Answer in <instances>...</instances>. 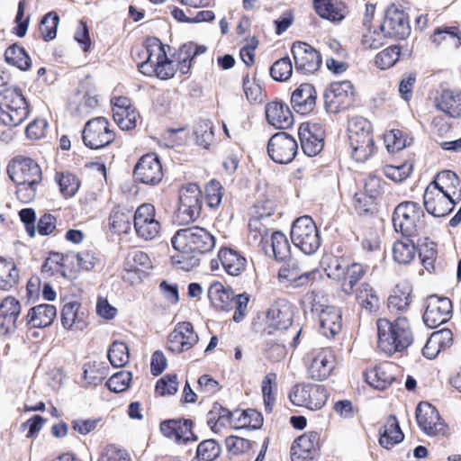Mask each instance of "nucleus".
Here are the masks:
<instances>
[{"mask_svg": "<svg viewBox=\"0 0 461 461\" xmlns=\"http://www.w3.org/2000/svg\"><path fill=\"white\" fill-rule=\"evenodd\" d=\"M267 122L276 129H287L294 123L289 108L280 102H271L266 106Z\"/></svg>", "mask_w": 461, "mask_h": 461, "instance_id": "30", "label": "nucleus"}, {"mask_svg": "<svg viewBox=\"0 0 461 461\" xmlns=\"http://www.w3.org/2000/svg\"><path fill=\"white\" fill-rule=\"evenodd\" d=\"M267 318L270 327L286 330L292 324L293 313L288 304H275L267 311Z\"/></svg>", "mask_w": 461, "mask_h": 461, "instance_id": "36", "label": "nucleus"}, {"mask_svg": "<svg viewBox=\"0 0 461 461\" xmlns=\"http://www.w3.org/2000/svg\"><path fill=\"white\" fill-rule=\"evenodd\" d=\"M108 358L113 366H124L130 359L127 345L124 342L114 341L108 350Z\"/></svg>", "mask_w": 461, "mask_h": 461, "instance_id": "55", "label": "nucleus"}, {"mask_svg": "<svg viewBox=\"0 0 461 461\" xmlns=\"http://www.w3.org/2000/svg\"><path fill=\"white\" fill-rule=\"evenodd\" d=\"M59 20L58 14L53 13H49L42 18L40 31L45 41H50L56 37Z\"/></svg>", "mask_w": 461, "mask_h": 461, "instance_id": "64", "label": "nucleus"}, {"mask_svg": "<svg viewBox=\"0 0 461 461\" xmlns=\"http://www.w3.org/2000/svg\"><path fill=\"white\" fill-rule=\"evenodd\" d=\"M19 274L13 261L0 258V289L10 290L18 283Z\"/></svg>", "mask_w": 461, "mask_h": 461, "instance_id": "47", "label": "nucleus"}, {"mask_svg": "<svg viewBox=\"0 0 461 461\" xmlns=\"http://www.w3.org/2000/svg\"><path fill=\"white\" fill-rule=\"evenodd\" d=\"M348 146L352 158L357 162L366 161L374 151L371 123L365 118L356 116L348 121Z\"/></svg>", "mask_w": 461, "mask_h": 461, "instance_id": "5", "label": "nucleus"}, {"mask_svg": "<svg viewBox=\"0 0 461 461\" xmlns=\"http://www.w3.org/2000/svg\"><path fill=\"white\" fill-rule=\"evenodd\" d=\"M384 141L389 152L399 151L411 143V139L405 137L400 130H391L384 133Z\"/></svg>", "mask_w": 461, "mask_h": 461, "instance_id": "54", "label": "nucleus"}, {"mask_svg": "<svg viewBox=\"0 0 461 461\" xmlns=\"http://www.w3.org/2000/svg\"><path fill=\"white\" fill-rule=\"evenodd\" d=\"M317 92L309 83L301 84L292 94L291 104L300 114H309L316 106Z\"/></svg>", "mask_w": 461, "mask_h": 461, "instance_id": "26", "label": "nucleus"}, {"mask_svg": "<svg viewBox=\"0 0 461 461\" xmlns=\"http://www.w3.org/2000/svg\"><path fill=\"white\" fill-rule=\"evenodd\" d=\"M199 341L198 334L189 321L177 323L169 333L167 348L175 354H180L192 348Z\"/></svg>", "mask_w": 461, "mask_h": 461, "instance_id": "16", "label": "nucleus"}, {"mask_svg": "<svg viewBox=\"0 0 461 461\" xmlns=\"http://www.w3.org/2000/svg\"><path fill=\"white\" fill-rule=\"evenodd\" d=\"M5 59L8 64L21 70H27L32 65L27 52L18 44H13L5 50Z\"/></svg>", "mask_w": 461, "mask_h": 461, "instance_id": "45", "label": "nucleus"}, {"mask_svg": "<svg viewBox=\"0 0 461 461\" xmlns=\"http://www.w3.org/2000/svg\"><path fill=\"white\" fill-rule=\"evenodd\" d=\"M150 259L147 253L140 250H133L128 253L125 259V269L130 272H137L140 268H149Z\"/></svg>", "mask_w": 461, "mask_h": 461, "instance_id": "60", "label": "nucleus"}, {"mask_svg": "<svg viewBox=\"0 0 461 461\" xmlns=\"http://www.w3.org/2000/svg\"><path fill=\"white\" fill-rule=\"evenodd\" d=\"M411 303V289L407 285H397L388 298V307L391 311L406 312Z\"/></svg>", "mask_w": 461, "mask_h": 461, "instance_id": "43", "label": "nucleus"}, {"mask_svg": "<svg viewBox=\"0 0 461 461\" xmlns=\"http://www.w3.org/2000/svg\"><path fill=\"white\" fill-rule=\"evenodd\" d=\"M400 57V48L396 45L390 46L375 56V63L381 69L393 67Z\"/></svg>", "mask_w": 461, "mask_h": 461, "instance_id": "61", "label": "nucleus"}, {"mask_svg": "<svg viewBox=\"0 0 461 461\" xmlns=\"http://www.w3.org/2000/svg\"><path fill=\"white\" fill-rule=\"evenodd\" d=\"M221 453V447L214 439L202 441L196 449L195 458L192 461H213Z\"/></svg>", "mask_w": 461, "mask_h": 461, "instance_id": "53", "label": "nucleus"}, {"mask_svg": "<svg viewBox=\"0 0 461 461\" xmlns=\"http://www.w3.org/2000/svg\"><path fill=\"white\" fill-rule=\"evenodd\" d=\"M320 435L315 431L305 433L297 438L291 447L292 461H312L318 447Z\"/></svg>", "mask_w": 461, "mask_h": 461, "instance_id": "22", "label": "nucleus"}, {"mask_svg": "<svg viewBox=\"0 0 461 461\" xmlns=\"http://www.w3.org/2000/svg\"><path fill=\"white\" fill-rule=\"evenodd\" d=\"M28 114L26 100L19 89L5 88L0 91V121L4 124L17 126Z\"/></svg>", "mask_w": 461, "mask_h": 461, "instance_id": "7", "label": "nucleus"}, {"mask_svg": "<svg viewBox=\"0 0 461 461\" xmlns=\"http://www.w3.org/2000/svg\"><path fill=\"white\" fill-rule=\"evenodd\" d=\"M57 315L55 306L51 304H39L31 308L26 315V323L32 328H44L50 326Z\"/></svg>", "mask_w": 461, "mask_h": 461, "instance_id": "33", "label": "nucleus"}, {"mask_svg": "<svg viewBox=\"0 0 461 461\" xmlns=\"http://www.w3.org/2000/svg\"><path fill=\"white\" fill-rule=\"evenodd\" d=\"M437 107L451 117L461 116V91L446 89L436 99Z\"/></svg>", "mask_w": 461, "mask_h": 461, "instance_id": "34", "label": "nucleus"}, {"mask_svg": "<svg viewBox=\"0 0 461 461\" xmlns=\"http://www.w3.org/2000/svg\"><path fill=\"white\" fill-rule=\"evenodd\" d=\"M179 203L201 211L202 191L198 185L190 183L180 189Z\"/></svg>", "mask_w": 461, "mask_h": 461, "instance_id": "48", "label": "nucleus"}, {"mask_svg": "<svg viewBox=\"0 0 461 461\" xmlns=\"http://www.w3.org/2000/svg\"><path fill=\"white\" fill-rule=\"evenodd\" d=\"M133 216L131 211L114 207L109 217L110 229L115 233H127L131 230V222Z\"/></svg>", "mask_w": 461, "mask_h": 461, "instance_id": "42", "label": "nucleus"}, {"mask_svg": "<svg viewBox=\"0 0 461 461\" xmlns=\"http://www.w3.org/2000/svg\"><path fill=\"white\" fill-rule=\"evenodd\" d=\"M316 275V271L305 272L297 275L288 268H281L278 274L280 279L286 280L294 288L307 285L315 278Z\"/></svg>", "mask_w": 461, "mask_h": 461, "instance_id": "52", "label": "nucleus"}, {"mask_svg": "<svg viewBox=\"0 0 461 461\" xmlns=\"http://www.w3.org/2000/svg\"><path fill=\"white\" fill-rule=\"evenodd\" d=\"M176 253L171 256L174 265L190 271L200 264V255L210 252L215 238L207 230L193 226L177 230L171 239Z\"/></svg>", "mask_w": 461, "mask_h": 461, "instance_id": "1", "label": "nucleus"}, {"mask_svg": "<svg viewBox=\"0 0 461 461\" xmlns=\"http://www.w3.org/2000/svg\"><path fill=\"white\" fill-rule=\"evenodd\" d=\"M270 216L271 213L268 212L266 217H263V215L253 217L249 222V235L252 236L254 240L259 239V243L262 244L264 248L269 241L267 240L268 230L265 224H263L262 220Z\"/></svg>", "mask_w": 461, "mask_h": 461, "instance_id": "58", "label": "nucleus"}, {"mask_svg": "<svg viewBox=\"0 0 461 461\" xmlns=\"http://www.w3.org/2000/svg\"><path fill=\"white\" fill-rule=\"evenodd\" d=\"M392 221L394 230L406 237L419 236L426 227V214L422 207L412 201L399 203L394 208Z\"/></svg>", "mask_w": 461, "mask_h": 461, "instance_id": "4", "label": "nucleus"}, {"mask_svg": "<svg viewBox=\"0 0 461 461\" xmlns=\"http://www.w3.org/2000/svg\"><path fill=\"white\" fill-rule=\"evenodd\" d=\"M236 427L239 429L249 428L252 429H259L263 424V417L260 412L254 409H248L238 413Z\"/></svg>", "mask_w": 461, "mask_h": 461, "instance_id": "57", "label": "nucleus"}, {"mask_svg": "<svg viewBox=\"0 0 461 461\" xmlns=\"http://www.w3.org/2000/svg\"><path fill=\"white\" fill-rule=\"evenodd\" d=\"M423 203L428 213L434 217H444L456 203L437 187L429 185L423 194Z\"/></svg>", "mask_w": 461, "mask_h": 461, "instance_id": "20", "label": "nucleus"}, {"mask_svg": "<svg viewBox=\"0 0 461 461\" xmlns=\"http://www.w3.org/2000/svg\"><path fill=\"white\" fill-rule=\"evenodd\" d=\"M390 365H381L367 370L365 374L366 380L370 386L377 390L386 389L394 380L389 372Z\"/></svg>", "mask_w": 461, "mask_h": 461, "instance_id": "40", "label": "nucleus"}, {"mask_svg": "<svg viewBox=\"0 0 461 461\" xmlns=\"http://www.w3.org/2000/svg\"><path fill=\"white\" fill-rule=\"evenodd\" d=\"M133 225L137 235L145 240L155 239L161 229L156 219L155 207L150 203H143L137 208L133 215Z\"/></svg>", "mask_w": 461, "mask_h": 461, "instance_id": "14", "label": "nucleus"}, {"mask_svg": "<svg viewBox=\"0 0 461 461\" xmlns=\"http://www.w3.org/2000/svg\"><path fill=\"white\" fill-rule=\"evenodd\" d=\"M327 389L320 384H299L294 385L290 393L291 402L305 407L311 411L321 409L328 400Z\"/></svg>", "mask_w": 461, "mask_h": 461, "instance_id": "9", "label": "nucleus"}, {"mask_svg": "<svg viewBox=\"0 0 461 461\" xmlns=\"http://www.w3.org/2000/svg\"><path fill=\"white\" fill-rule=\"evenodd\" d=\"M133 176L137 182L158 185L163 178L162 165L158 156L153 153L142 156L134 167Z\"/></svg>", "mask_w": 461, "mask_h": 461, "instance_id": "18", "label": "nucleus"}, {"mask_svg": "<svg viewBox=\"0 0 461 461\" xmlns=\"http://www.w3.org/2000/svg\"><path fill=\"white\" fill-rule=\"evenodd\" d=\"M416 420L420 429L429 436H445L447 425L437 409L429 402H420L416 409Z\"/></svg>", "mask_w": 461, "mask_h": 461, "instance_id": "15", "label": "nucleus"}, {"mask_svg": "<svg viewBox=\"0 0 461 461\" xmlns=\"http://www.w3.org/2000/svg\"><path fill=\"white\" fill-rule=\"evenodd\" d=\"M357 304L368 312L379 307V297L375 289L368 283H362L354 290Z\"/></svg>", "mask_w": 461, "mask_h": 461, "instance_id": "39", "label": "nucleus"}, {"mask_svg": "<svg viewBox=\"0 0 461 461\" xmlns=\"http://www.w3.org/2000/svg\"><path fill=\"white\" fill-rule=\"evenodd\" d=\"M7 173L16 185L17 198L25 203L32 202L42 180L40 166L30 158L17 157L8 164Z\"/></svg>", "mask_w": 461, "mask_h": 461, "instance_id": "2", "label": "nucleus"}, {"mask_svg": "<svg viewBox=\"0 0 461 461\" xmlns=\"http://www.w3.org/2000/svg\"><path fill=\"white\" fill-rule=\"evenodd\" d=\"M193 422L190 420H168L161 422V433L178 444L197 440L192 431Z\"/></svg>", "mask_w": 461, "mask_h": 461, "instance_id": "24", "label": "nucleus"}, {"mask_svg": "<svg viewBox=\"0 0 461 461\" xmlns=\"http://www.w3.org/2000/svg\"><path fill=\"white\" fill-rule=\"evenodd\" d=\"M305 302L311 304V311L319 316L320 332L326 338H334L342 328L341 312L335 306L325 304L324 296L312 291L306 294Z\"/></svg>", "mask_w": 461, "mask_h": 461, "instance_id": "6", "label": "nucleus"}, {"mask_svg": "<svg viewBox=\"0 0 461 461\" xmlns=\"http://www.w3.org/2000/svg\"><path fill=\"white\" fill-rule=\"evenodd\" d=\"M292 73L293 65L289 57L276 60L270 68V75L276 81H286L291 77Z\"/></svg>", "mask_w": 461, "mask_h": 461, "instance_id": "59", "label": "nucleus"}, {"mask_svg": "<svg viewBox=\"0 0 461 461\" xmlns=\"http://www.w3.org/2000/svg\"><path fill=\"white\" fill-rule=\"evenodd\" d=\"M208 297L215 308L228 311L231 308L234 294L230 289L225 288L221 283L214 282L208 289Z\"/></svg>", "mask_w": 461, "mask_h": 461, "instance_id": "38", "label": "nucleus"}, {"mask_svg": "<svg viewBox=\"0 0 461 461\" xmlns=\"http://www.w3.org/2000/svg\"><path fill=\"white\" fill-rule=\"evenodd\" d=\"M298 134L302 149L305 155L314 157L323 149L322 135L316 125L302 124Z\"/></svg>", "mask_w": 461, "mask_h": 461, "instance_id": "27", "label": "nucleus"}, {"mask_svg": "<svg viewBox=\"0 0 461 461\" xmlns=\"http://www.w3.org/2000/svg\"><path fill=\"white\" fill-rule=\"evenodd\" d=\"M294 245L305 255L314 254L321 246V238L315 222L309 216L296 219L291 229Z\"/></svg>", "mask_w": 461, "mask_h": 461, "instance_id": "8", "label": "nucleus"}, {"mask_svg": "<svg viewBox=\"0 0 461 461\" xmlns=\"http://www.w3.org/2000/svg\"><path fill=\"white\" fill-rule=\"evenodd\" d=\"M387 34L382 26L377 29H368L362 37V44L366 49H378L384 44Z\"/></svg>", "mask_w": 461, "mask_h": 461, "instance_id": "62", "label": "nucleus"}, {"mask_svg": "<svg viewBox=\"0 0 461 461\" xmlns=\"http://www.w3.org/2000/svg\"><path fill=\"white\" fill-rule=\"evenodd\" d=\"M382 30L388 37L404 39L410 33L411 27L403 11L394 6L386 10Z\"/></svg>", "mask_w": 461, "mask_h": 461, "instance_id": "21", "label": "nucleus"}, {"mask_svg": "<svg viewBox=\"0 0 461 461\" xmlns=\"http://www.w3.org/2000/svg\"><path fill=\"white\" fill-rule=\"evenodd\" d=\"M20 312L19 301L13 296L5 297L0 303V332L7 333L14 330Z\"/></svg>", "mask_w": 461, "mask_h": 461, "instance_id": "28", "label": "nucleus"}, {"mask_svg": "<svg viewBox=\"0 0 461 461\" xmlns=\"http://www.w3.org/2000/svg\"><path fill=\"white\" fill-rule=\"evenodd\" d=\"M132 375L128 371H120L112 375L106 382L108 389L114 393H122L128 389Z\"/></svg>", "mask_w": 461, "mask_h": 461, "instance_id": "63", "label": "nucleus"}, {"mask_svg": "<svg viewBox=\"0 0 461 461\" xmlns=\"http://www.w3.org/2000/svg\"><path fill=\"white\" fill-rule=\"evenodd\" d=\"M314 7L320 16L330 21H341L345 17V7L334 5L331 0H314Z\"/></svg>", "mask_w": 461, "mask_h": 461, "instance_id": "46", "label": "nucleus"}, {"mask_svg": "<svg viewBox=\"0 0 461 461\" xmlns=\"http://www.w3.org/2000/svg\"><path fill=\"white\" fill-rule=\"evenodd\" d=\"M334 366L333 351L329 348H321L315 353L308 367V374L312 380L322 381L330 376Z\"/></svg>", "mask_w": 461, "mask_h": 461, "instance_id": "25", "label": "nucleus"}, {"mask_svg": "<svg viewBox=\"0 0 461 461\" xmlns=\"http://www.w3.org/2000/svg\"><path fill=\"white\" fill-rule=\"evenodd\" d=\"M452 315V303L447 297L430 295L423 314L424 323L430 329L447 322Z\"/></svg>", "mask_w": 461, "mask_h": 461, "instance_id": "17", "label": "nucleus"}, {"mask_svg": "<svg viewBox=\"0 0 461 461\" xmlns=\"http://www.w3.org/2000/svg\"><path fill=\"white\" fill-rule=\"evenodd\" d=\"M376 326L378 348L386 355L402 352L412 343V331L405 317H399L393 321L379 319Z\"/></svg>", "mask_w": 461, "mask_h": 461, "instance_id": "3", "label": "nucleus"}, {"mask_svg": "<svg viewBox=\"0 0 461 461\" xmlns=\"http://www.w3.org/2000/svg\"><path fill=\"white\" fill-rule=\"evenodd\" d=\"M97 105L98 99L93 92L87 91L82 93L78 91L71 98L68 109L74 116L86 117L89 115Z\"/></svg>", "mask_w": 461, "mask_h": 461, "instance_id": "31", "label": "nucleus"}, {"mask_svg": "<svg viewBox=\"0 0 461 461\" xmlns=\"http://www.w3.org/2000/svg\"><path fill=\"white\" fill-rule=\"evenodd\" d=\"M55 180L59 186L60 193L65 197H72L79 188L78 179L71 173L57 172Z\"/></svg>", "mask_w": 461, "mask_h": 461, "instance_id": "56", "label": "nucleus"}, {"mask_svg": "<svg viewBox=\"0 0 461 461\" xmlns=\"http://www.w3.org/2000/svg\"><path fill=\"white\" fill-rule=\"evenodd\" d=\"M324 270L330 278L340 280L349 263L339 257L329 255L321 261Z\"/></svg>", "mask_w": 461, "mask_h": 461, "instance_id": "50", "label": "nucleus"}, {"mask_svg": "<svg viewBox=\"0 0 461 461\" xmlns=\"http://www.w3.org/2000/svg\"><path fill=\"white\" fill-rule=\"evenodd\" d=\"M379 443L384 448H391L403 439L398 420L394 416H390L384 425L380 429Z\"/></svg>", "mask_w": 461, "mask_h": 461, "instance_id": "37", "label": "nucleus"}, {"mask_svg": "<svg viewBox=\"0 0 461 461\" xmlns=\"http://www.w3.org/2000/svg\"><path fill=\"white\" fill-rule=\"evenodd\" d=\"M80 303L69 302L61 310V323L67 330H82L86 327V314L80 311Z\"/></svg>", "mask_w": 461, "mask_h": 461, "instance_id": "32", "label": "nucleus"}, {"mask_svg": "<svg viewBox=\"0 0 461 461\" xmlns=\"http://www.w3.org/2000/svg\"><path fill=\"white\" fill-rule=\"evenodd\" d=\"M295 69L303 73H314L321 65L320 53L311 45L297 41L294 42L291 50Z\"/></svg>", "mask_w": 461, "mask_h": 461, "instance_id": "19", "label": "nucleus"}, {"mask_svg": "<svg viewBox=\"0 0 461 461\" xmlns=\"http://www.w3.org/2000/svg\"><path fill=\"white\" fill-rule=\"evenodd\" d=\"M354 101V87L350 81L333 82L324 93L325 109L337 113L348 108Z\"/></svg>", "mask_w": 461, "mask_h": 461, "instance_id": "11", "label": "nucleus"}, {"mask_svg": "<svg viewBox=\"0 0 461 461\" xmlns=\"http://www.w3.org/2000/svg\"><path fill=\"white\" fill-rule=\"evenodd\" d=\"M148 58L145 62L139 65V69L145 75L155 72L160 79H168L174 77L175 68L170 60L167 59L163 48L157 44L153 50L146 49Z\"/></svg>", "mask_w": 461, "mask_h": 461, "instance_id": "13", "label": "nucleus"}, {"mask_svg": "<svg viewBox=\"0 0 461 461\" xmlns=\"http://www.w3.org/2000/svg\"><path fill=\"white\" fill-rule=\"evenodd\" d=\"M429 185L442 191L452 201L456 203L461 201V181L453 171L444 170L439 172Z\"/></svg>", "mask_w": 461, "mask_h": 461, "instance_id": "29", "label": "nucleus"}, {"mask_svg": "<svg viewBox=\"0 0 461 461\" xmlns=\"http://www.w3.org/2000/svg\"><path fill=\"white\" fill-rule=\"evenodd\" d=\"M113 105V120L117 125L123 131L135 128L140 114L131 105V100L123 96L115 97Z\"/></svg>", "mask_w": 461, "mask_h": 461, "instance_id": "23", "label": "nucleus"}, {"mask_svg": "<svg viewBox=\"0 0 461 461\" xmlns=\"http://www.w3.org/2000/svg\"><path fill=\"white\" fill-rule=\"evenodd\" d=\"M270 242L271 251L276 260L284 261L290 258V244L284 233L274 231L271 234Z\"/></svg>", "mask_w": 461, "mask_h": 461, "instance_id": "49", "label": "nucleus"}, {"mask_svg": "<svg viewBox=\"0 0 461 461\" xmlns=\"http://www.w3.org/2000/svg\"><path fill=\"white\" fill-rule=\"evenodd\" d=\"M219 259L230 276H239L246 268L247 259L236 250L229 248H222L219 251Z\"/></svg>", "mask_w": 461, "mask_h": 461, "instance_id": "35", "label": "nucleus"}, {"mask_svg": "<svg viewBox=\"0 0 461 461\" xmlns=\"http://www.w3.org/2000/svg\"><path fill=\"white\" fill-rule=\"evenodd\" d=\"M366 272V270L362 265L358 263H349L340 279L342 291L348 295L352 294L356 285L362 279Z\"/></svg>", "mask_w": 461, "mask_h": 461, "instance_id": "44", "label": "nucleus"}, {"mask_svg": "<svg viewBox=\"0 0 461 461\" xmlns=\"http://www.w3.org/2000/svg\"><path fill=\"white\" fill-rule=\"evenodd\" d=\"M297 151V141L285 131L274 134L268 140L267 152L276 163L288 164L292 162Z\"/></svg>", "mask_w": 461, "mask_h": 461, "instance_id": "12", "label": "nucleus"}, {"mask_svg": "<svg viewBox=\"0 0 461 461\" xmlns=\"http://www.w3.org/2000/svg\"><path fill=\"white\" fill-rule=\"evenodd\" d=\"M110 127V122L105 117L89 120L82 131L85 145L89 149H97L111 144L115 139V134Z\"/></svg>", "mask_w": 461, "mask_h": 461, "instance_id": "10", "label": "nucleus"}, {"mask_svg": "<svg viewBox=\"0 0 461 461\" xmlns=\"http://www.w3.org/2000/svg\"><path fill=\"white\" fill-rule=\"evenodd\" d=\"M432 41L437 44L445 42L454 48L461 46V35L456 27L437 28L432 35Z\"/></svg>", "mask_w": 461, "mask_h": 461, "instance_id": "51", "label": "nucleus"}, {"mask_svg": "<svg viewBox=\"0 0 461 461\" xmlns=\"http://www.w3.org/2000/svg\"><path fill=\"white\" fill-rule=\"evenodd\" d=\"M411 237L403 236L402 239L394 242L393 247V259L399 264L411 263L416 255V247Z\"/></svg>", "mask_w": 461, "mask_h": 461, "instance_id": "41", "label": "nucleus"}]
</instances>
